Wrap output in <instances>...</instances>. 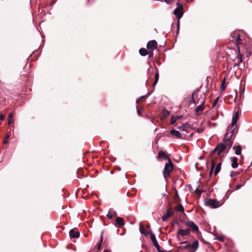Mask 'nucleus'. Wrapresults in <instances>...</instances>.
Listing matches in <instances>:
<instances>
[{
  "mask_svg": "<svg viewBox=\"0 0 252 252\" xmlns=\"http://www.w3.org/2000/svg\"><path fill=\"white\" fill-rule=\"evenodd\" d=\"M192 0H190V1L191 2V1H192Z\"/></svg>",
  "mask_w": 252,
  "mask_h": 252,
  "instance_id": "obj_47",
  "label": "nucleus"
},
{
  "mask_svg": "<svg viewBox=\"0 0 252 252\" xmlns=\"http://www.w3.org/2000/svg\"><path fill=\"white\" fill-rule=\"evenodd\" d=\"M187 225L190 228L192 231H197L198 230V226L193 221L187 222Z\"/></svg>",
  "mask_w": 252,
  "mask_h": 252,
  "instance_id": "obj_12",
  "label": "nucleus"
},
{
  "mask_svg": "<svg viewBox=\"0 0 252 252\" xmlns=\"http://www.w3.org/2000/svg\"><path fill=\"white\" fill-rule=\"evenodd\" d=\"M172 216V213L169 210H167L165 215H163L162 217L163 221H166L168 218Z\"/></svg>",
  "mask_w": 252,
  "mask_h": 252,
  "instance_id": "obj_17",
  "label": "nucleus"
},
{
  "mask_svg": "<svg viewBox=\"0 0 252 252\" xmlns=\"http://www.w3.org/2000/svg\"><path fill=\"white\" fill-rule=\"evenodd\" d=\"M233 149L235 150V153L236 155H240L242 151V147L240 145L237 146V147L234 146Z\"/></svg>",
  "mask_w": 252,
  "mask_h": 252,
  "instance_id": "obj_18",
  "label": "nucleus"
},
{
  "mask_svg": "<svg viewBox=\"0 0 252 252\" xmlns=\"http://www.w3.org/2000/svg\"><path fill=\"white\" fill-rule=\"evenodd\" d=\"M170 134L174 136V137L176 138H181V135L179 131L175 130V129H172L170 130Z\"/></svg>",
  "mask_w": 252,
  "mask_h": 252,
  "instance_id": "obj_14",
  "label": "nucleus"
},
{
  "mask_svg": "<svg viewBox=\"0 0 252 252\" xmlns=\"http://www.w3.org/2000/svg\"><path fill=\"white\" fill-rule=\"evenodd\" d=\"M237 175V173L235 171H232L231 173V177H233L236 176Z\"/></svg>",
  "mask_w": 252,
  "mask_h": 252,
  "instance_id": "obj_33",
  "label": "nucleus"
},
{
  "mask_svg": "<svg viewBox=\"0 0 252 252\" xmlns=\"http://www.w3.org/2000/svg\"><path fill=\"white\" fill-rule=\"evenodd\" d=\"M69 236L72 238H77L79 237V232L77 229H72L69 231Z\"/></svg>",
  "mask_w": 252,
  "mask_h": 252,
  "instance_id": "obj_10",
  "label": "nucleus"
},
{
  "mask_svg": "<svg viewBox=\"0 0 252 252\" xmlns=\"http://www.w3.org/2000/svg\"><path fill=\"white\" fill-rule=\"evenodd\" d=\"M158 158H167L168 159V158H167L165 155L164 154V153L161 151V152H159L158 153Z\"/></svg>",
  "mask_w": 252,
  "mask_h": 252,
  "instance_id": "obj_26",
  "label": "nucleus"
},
{
  "mask_svg": "<svg viewBox=\"0 0 252 252\" xmlns=\"http://www.w3.org/2000/svg\"><path fill=\"white\" fill-rule=\"evenodd\" d=\"M13 122V114L12 113L9 114L8 117V125H10Z\"/></svg>",
  "mask_w": 252,
  "mask_h": 252,
  "instance_id": "obj_21",
  "label": "nucleus"
},
{
  "mask_svg": "<svg viewBox=\"0 0 252 252\" xmlns=\"http://www.w3.org/2000/svg\"><path fill=\"white\" fill-rule=\"evenodd\" d=\"M159 78V75L158 72H156L155 74V80L153 83V85L155 86L157 84Z\"/></svg>",
  "mask_w": 252,
  "mask_h": 252,
  "instance_id": "obj_27",
  "label": "nucleus"
},
{
  "mask_svg": "<svg viewBox=\"0 0 252 252\" xmlns=\"http://www.w3.org/2000/svg\"><path fill=\"white\" fill-rule=\"evenodd\" d=\"M137 113H138L139 115H141V112L140 110L137 109Z\"/></svg>",
  "mask_w": 252,
  "mask_h": 252,
  "instance_id": "obj_37",
  "label": "nucleus"
},
{
  "mask_svg": "<svg viewBox=\"0 0 252 252\" xmlns=\"http://www.w3.org/2000/svg\"><path fill=\"white\" fill-rule=\"evenodd\" d=\"M201 131H202V130H198V132H201Z\"/></svg>",
  "mask_w": 252,
  "mask_h": 252,
  "instance_id": "obj_45",
  "label": "nucleus"
},
{
  "mask_svg": "<svg viewBox=\"0 0 252 252\" xmlns=\"http://www.w3.org/2000/svg\"><path fill=\"white\" fill-rule=\"evenodd\" d=\"M200 97H201V98H200V102H199V101L196 102L194 100L195 104L200 103V104L196 108V112L197 114L198 115H199L202 113V112L204 109V103L205 102V100L204 98L203 97H202L201 95H200Z\"/></svg>",
  "mask_w": 252,
  "mask_h": 252,
  "instance_id": "obj_3",
  "label": "nucleus"
},
{
  "mask_svg": "<svg viewBox=\"0 0 252 252\" xmlns=\"http://www.w3.org/2000/svg\"><path fill=\"white\" fill-rule=\"evenodd\" d=\"M178 120V118L175 116H172L171 119V124H174Z\"/></svg>",
  "mask_w": 252,
  "mask_h": 252,
  "instance_id": "obj_28",
  "label": "nucleus"
},
{
  "mask_svg": "<svg viewBox=\"0 0 252 252\" xmlns=\"http://www.w3.org/2000/svg\"><path fill=\"white\" fill-rule=\"evenodd\" d=\"M5 119V116L2 114H0V120L3 121Z\"/></svg>",
  "mask_w": 252,
  "mask_h": 252,
  "instance_id": "obj_31",
  "label": "nucleus"
},
{
  "mask_svg": "<svg viewBox=\"0 0 252 252\" xmlns=\"http://www.w3.org/2000/svg\"><path fill=\"white\" fill-rule=\"evenodd\" d=\"M240 40H241V39H240V36L238 35L236 38V43L237 46L239 45V44H240Z\"/></svg>",
  "mask_w": 252,
  "mask_h": 252,
  "instance_id": "obj_30",
  "label": "nucleus"
},
{
  "mask_svg": "<svg viewBox=\"0 0 252 252\" xmlns=\"http://www.w3.org/2000/svg\"><path fill=\"white\" fill-rule=\"evenodd\" d=\"M201 131H202V130H198V132H201Z\"/></svg>",
  "mask_w": 252,
  "mask_h": 252,
  "instance_id": "obj_44",
  "label": "nucleus"
},
{
  "mask_svg": "<svg viewBox=\"0 0 252 252\" xmlns=\"http://www.w3.org/2000/svg\"><path fill=\"white\" fill-rule=\"evenodd\" d=\"M116 223L118 224V226H122L125 224L123 219L121 217H118L116 219Z\"/></svg>",
  "mask_w": 252,
  "mask_h": 252,
  "instance_id": "obj_16",
  "label": "nucleus"
},
{
  "mask_svg": "<svg viewBox=\"0 0 252 252\" xmlns=\"http://www.w3.org/2000/svg\"><path fill=\"white\" fill-rule=\"evenodd\" d=\"M9 138V135H7L5 136L4 139L3 140V143L4 144H7L8 143V139Z\"/></svg>",
  "mask_w": 252,
  "mask_h": 252,
  "instance_id": "obj_29",
  "label": "nucleus"
},
{
  "mask_svg": "<svg viewBox=\"0 0 252 252\" xmlns=\"http://www.w3.org/2000/svg\"><path fill=\"white\" fill-rule=\"evenodd\" d=\"M240 62H242V60L241 56V55H240Z\"/></svg>",
  "mask_w": 252,
  "mask_h": 252,
  "instance_id": "obj_40",
  "label": "nucleus"
},
{
  "mask_svg": "<svg viewBox=\"0 0 252 252\" xmlns=\"http://www.w3.org/2000/svg\"><path fill=\"white\" fill-rule=\"evenodd\" d=\"M139 53L141 56H145L148 54V52L145 48H141L139 50Z\"/></svg>",
  "mask_w": 252,
  "mask_h": 252,
  "instance_id": "obj_22",
  "label": "nucleus"
},
{
  "mask_svg": "<svg viewBox=\"0 0 252 252\" xmlns=\"http://www.w3.org/2000/svg\"><path fill=\"white\" fill-rule=\"evenodd\" d=\"M198 241L197 240L194 241L190 245H186V247H189V250L196 251L198 247Z\"/></svg>",
  "mask_w": 252,
  "mask_h": 252,
  "instance_id": "obj_11",
  "label": "nucleus"
},
{
  "mask_svg": "<svg viewBox=\"0 0 252 252\" xmlns=\"http://www.w3.org/2000/svg\"><path fill=\"white\" fill-rule=\"evenodd\" d=\"M206 204L213 208H218L220 206V204L216 199H210L206 202Z\"/></svg>",
  "mask_w": 252,
  "mask_h": 252,
  "instance_id": "obj_7",
  "label": "nucleus"
},
{
  "mask_svg": "<svg viewBox=\"0 0 252 252\" xmlns=\"http://www.w3.org/2000/svg\"><path fill=\"white\" fill-rule=\"evenodd\" d=\"M218 98H219L218 97V98H217L215 100V101H214V102H213V107H214V106L216 105V104L218 103Z\"/></svg>",
  "mask_w": 252,
  "mask_h": 252,
  "instance_id": "obj_32",
  "label": "nucleus"
},
{
  "mask_svg": "<svg viewBox=\"0 0 252 252\" xmlns=\"http://www.w3.org/2000/svg\"><path fill=\"white\" fill-rule=\"evenodd\" d=\"M221 88L223 89V86H222V85L221 86Z\"/></svg>",
  "mask_w": 252,
  "mask_h": 252,
  "instance_id": "obj_42",
  "label": "nucleus"
},
{
  "mask_svg": "<svg viewBox=\"0 0 252 252\" xmlns=\"http://www.w3.org/2000/svg\"><path fill=\"white\" fill-rule=\"evenodd\" d=\"M151 239L153 242V245L157 249L158 252H164L163 251H161L160 250V247L158 243V241L156 240L155 236L151 233L150 235Z\"/></svg>",
  "mask_w": 252,
  "mask_h": 252,
  "instance_id": "obj_8",
  "label": "nucleus"
},
{
  "mask_svg": "<svg viewBox=\"0 0 252 252\" xmlns=\"http://www.w3.org/2000/svg\"><path fill=\"white\" fill-rule=\"evenodd\" d=\"M72 250L74 251V249L73 248H72Z\"/></svg>",
  "mask_w": 252,
  "mask_h": 252,
  "instance_id": "obj_46",
  "label": "nucleus"
},
{
  "mask_svg": "<svg viewBox=\"0 0 252 252\" xmlns=\"http://www.w3.org/2000/svg\"><path fill=\"white\" fill-rule=\"evenodd\" d=\"M238 112H236L232 117L231 124L228 126L223 139V142L227 144L228 148H230L233 144L232 136L236 128V125L238 121Z\"/></svg>",
  "mask_w": 252,
  "mask_h": 252,
  "instance_id": "obj_1",
  "label": "nucleus"
},
{
  "mask_svg": "<svg viewBox=\"0 0 252 252\" xmlns=\"http://www.w3.org/2000/svg\"><path fill=\"white\" fill-rule=\"evenodd\" d=\"M189 233H190L189 229H186L185 230H183L182 229H179L178 230V232H177L178 235H180L182 236L188 235H189Z\"/></svg>",
  "mask_w": 252,
  "mask_h": 252,
  "instance_id": "obj_13",
  "label": "nucleus"
},
{
  "mask_svg": "<svg viewBox=\"0 0 252 252\" xmlns=\"http://www.w3.org/2000/svg\"><path fill=\"white\" fill-rule=\"evenodd\" d=\"M221 88L223 89V86H222V85L221 86Z\"/></svg>",
  "mask_w": 252,
  "mask_h": 252,
  "instance_id": "obj_43",
  "label": "nucleus"
},
{
  "mask_svg": "<svg viewBox=\"0 0 252 252\" xmlns=\"http://www.w3.org/2000/svg\"><path fill=\"white\" fill-rule=\"evenodd\" d=\"M237 161H238V158L236 157H233L232 158L231 166L233 168H236L238 167V163Z\"/></svg>",
  "mask_w": 252,
  "mask_h": 252,
  "instance_id": "obj_15",
  "label": "nucleus"
},
{
  "mask_svg": "<svg viewBox=\"0 0 252 252\" xmlns=\"http://www.w3.org/2000/svg\"><path fill=\"white\" fill-rule=\"evenodd\" d=\"M147 47L148 49L153 50L157 47V43L155 40H152L147 43Z\"/></svg>",
  "mask_w": 252,
  "mask_h": 252,
  "instance_id": "obj_9",
  "label": "nucleus"
},
{
  "mask_svg": "<svg viewBox=\"0 0 252 252\" xmlns=\"http://www.w3.org/2000/svg\"><path fill=\"white\" fill-rule=\"evenodd\" d=\"M242 185H241L240 184H238L237 186H236V189H240L241 187H242Z\"/></svg>",
  "mask_w": 252,
  "mask_h": 252,
  "instance_id": "obj_34",
  "label": "nucleus"
},
{
  "mask_svg": "<svg viewBox=\"0 0 252 252\" xmlns=\"http://www.w3.org/2000/svg\"><path fill=\"white\" fill-rule=\"evenodd\" d=\"M177 4L179 5V6L176 8L174 10V14L176 16V17L179 20L183 16V7L182 5H180L179 3L178 2ZM179 20L178 21V27L179 28Z\"/></svg>",
  "mask_w": 252,
  "mask_h": 252,
  "instance_id": "obj_5",
  "label": "nucleus"
},
{
  "mask_svg": "<svg viewBox=\"0 0 252 252\" xmlns=\"http://www.w3.org/2000/svg\"><path fill=\"white\" fill-rule=\"evenodd\" d=\"M140 100H141V98H139V99H137L136 100V103H138L140 102Z\"/></svg>",
  "mask_w": 252,
  "mask_h": 252,
  "instance_id": "obj_38",
  "label": "nucleus"
},
{
  "mask_svg": "<svg viewBox=\"0 0 252 252\" xmlns=\"http://www.w3.org/2000/svg\"><path fill=\"white\" fill-rule=\"evenodd\" d=\"M169 112L165 109L163 110L161 112V117L162 118H165L169 115Z\"/></svg>",
  "mask_w": 252,
  "mask_h": 252,
  "instance_id": "obj_20",
  "label": "nucleus"
},
{
  "mask_svg": "<svg viewBox=\"0 0 252 252\" xmlns=\"http://www.w3.org/2000/svg\"><path fill=\"white\" fill-rule=\"evenodd\" d=\"M178 118V120L181 118L182 117V116H176Z\"/></svg>",
  "mask_w": 252,
  "mask_h": 252,
  "instance_id": "obj_39",
  "label": "nucleus"
},
{
  "mask_svg": "<svg viewBox=\"0 0 252 252\" xmlns=\"http://www.w3.org/2000/svg\"><path fill=\"white\" fill-rule=\"evenodd\" d=\"M230 148H228L227 146V144L224 143L223 142L222 143L218 145L215 149L216 152H218L219 156H220L221 153L225 150H229Z\"/></svg>",
  "mask_w": 252,
  "mask_h": 252,
  "instance_id": "obj_6",
  "label": "nucleus"
},
{
  "mask_svg": "<svg viewBox=\"0 0 252 252\" xmlns=\"http://www.w3.org/2000/svg\"><path fill=\"white\" fill-rule=\"evenodd\" d=\"M173 168V164L171 160L168 158V162L165 165L163 175L165 178L168 177L170 173L172 172Z\"/></svg>",
  "mask_w": 252,
  "mask_h": 252,
  "instance_id": "obj_2",
  "label": "nucleus"
},
{
  "mask_svg": "<svg viewBox=\"0 0 252 252\" xmlns=\"http://www.w3.org/2000/svg\"><path fill=\"white\" fill-rule=\"evenodd\" d=\"M116 215V214L114 212L109 211L107 215V217L109 219H111Z\"/></svg>",
  "mask_w": 252,
  "mask_h": 252,
  "instance_id": "obj_24",
  "label": "nucleus"
},
{
  "mask_svg": "<svg viewBox=\"0 0 252 252\" xmlns=\"http://www.w3.org/2000/svg\"><path fill=\"white\" fill-rule=\"evenodd\" d=\"M140 231L145 236L148 235L150 233L149 231L144 228L141 225L140 226Z\"/></svg>",
  "mask_w": 252,
  "mask_h": 252,
  "instance_id": "obj_19",
  "label": "nucleus"
},
{
  "mask_svg": "<svg viewBox=\"0 0 252 252\" xmlns=\"http://www.w3.org/2000/svg\"><path fill=\"white\" fill-rule=\"evenodd\" d=\"M175 210L180 212H184V207L182 205H179L175 207Z\"/></svg>",
  "mask_w": 252,
  "mask_h": 252,
  "instance_id": "obj_25",
  "label": "nucleus"
},
{
  "mask_svg": "<svg viewBox=\"0 0 252 252\" xmlns=\"http://www.w3.org/2000/svg\"><path fill=\"white\" fill-rule=\"evenodd\" d=\"M103 252H108L107 250H104Z\"/></svg>",
  "mask_w": 252,
  "mask_h": 252,
  "instance_id": "obj_41",
  "label": "nucleus"
},
{
  "mask_svg": "<svg viewBox=\"0 0 252 252\" xmlns=\"http://www.w3.org/2000/svg\"><path fill=\"white\" fill-rule=\"evenodd\" d=\"M221 163L220 162L217 163L215 160H212L211 162V168L210 171V175L212 176L214 168L216 166V168L214 171V175L216 176L220 172L221 168Z\"/></svg>",
  "mask_w": 252,
  "mask_h": 252,
  "instance_id": "obj_4",
  "label": "nucleus"
},
{
  "mask_svg": "<svg viewBox=\"0 0 252 252\" xmlns=\"http://www.w3.org/2000/svg\"><path fill=\"white\" fill-rule=\"evenodd\" d=\"M102 241H103V236H102V234H101V237H100V241L96 245V248L97 250H100V248H101V243L102 242Z\"/></svg>",
  "mask_w": 252,
  "mask_h": 252,
  "instance_id": "obj_23",
  "label": "nucleus"
},
{
  "mask_svg": "<svg viewBox=\"0 0 252 252\" xmlns=\"http://www.w3.org/2000/svg\"><path fill=\"white\" fill-rule=\"evenodd\" d=\"M183 127H184V126H178V128L180 130H184V129Z\"/></svg>",
  "mask_w": 252,
  "mask_h": 252,
  "instance_id": "obj_35",
  "label": "nucleus"
},
{
  "mask_svg": "<svg viewBox=\"0 0 252 252\" xmlns=\"http://www.w3.org/2000/svg\"><path fill=\"white\" fill-rule=\"evenodd\" d=\"M164 1L168 4H170L171 2L172 1V0H164Z\"/></svg>",
  "mask_w": 252,
  "mask_h": 252,
  "instance_id": "obj_36",
  "label": "nucleus"
}]
</instances>
